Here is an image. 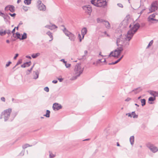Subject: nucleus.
<instances>
[{
  "label": "nucleus",
  "mask_w": 158,
  "mask_h": 158,
  "mask_svg": "<svg viewBox=\"0 0 158 158\" xmlns=\"http://www.w3.org/2000/svg\"><path fill=\"white\" fill-rule=\"evenodd\" d=\"M12 109L11 108L4 110L1 113L0 118H4L5 122L8 120L12 121L17 114V113L11 114Z\"/></svg>",
  "instance_id": "obj_1"
},
{
  "label": "nucleus",
  "mask_w": 158,
  "mask_h": 158,
  "mask_svg": "<svg viewBox=\"0 0 158 158\" xmlns=\"http://www.w3.org/2000/svg\"><path fill=\"white\" fill-rule=\"evenodd\" d=\"M81 64L77 63L75 65L73 73L74 76L71 78V80L76 79L77 77H79L80 75L82 73L84 68H81Z\"/></svg>",
  "instance_id": "obj_2"
},
{
  "label": "nucleus",
  "mask_w": 158,
  "mask_h": 158,
  "mask_svg": "<svg viewBox=\"0 0 158 158\" xmlns=\"http://www.w3.org/2000/svg\"><path fill=\"white\" fill-rule=\"evenodd\" d=\"M140 26L138 23H136L127 32V38L128 41H130L133 37V35L137 31Z\"/></svg>",
  "instance_id": "obj_3"
},
{
  "label": "nucleus",
  "mask_w": 158,
  "mask_h": 158,
  "mask_svg": "<svg viewBox=\"0 0 158 158\" xmlns=\"http://www.w3.org/2000/svg\"><path fill=\"white\" fill-rule=\"evenodd\" d=\"M92 4L97 7H102L106 6L107 2L106 0H91Z\"/></svg>",
  "instance_id": "obj_4"
},
{
  "label": "nucleus",
  "mask_w": 158,
  "mask_h": 158,
  "mask_svg": "<svg viewBox=\"0 0 158 158\" xmlns=\"http://www.w3.org/2000/svg\"><path fill=\"white\" fill-rule=\"evenodd\" d=\"M127 38V35L124 41H123L119 38H117L116 40L117 45L118 46H121L124 47H127L129 45V41Z\"/></svg>",
  "instance_id": "obj_5"
},
{
  "label": "nucleus",
  "mask_w": 158,
  "mask_h": 158,
  "mask_svg": "<svg viewBox=\"0 0 158 158\" xmlns=\"http://www.w3.org/2000/svg\"><path fill=\"white\" fill-rule=\"evenodd\" d=\"M123 50V48L122 47L118 48L114 50V54L111 55V56L114 57L118 58V56L120 55L121 52Z\"/></svg>",
  "instance_id": "obj_6"
},
{
  "label": "nucleus",
  "mask_w": 158,
  "mask_h": 158,
  "mask_svg": "<svg viewBox=\"0 0 158 158\" xmlns=\"http://www.w3.org/2000/svg\"><path fill=\"white\" fill-rule=\"evenodd\" d=\"M146 146L153 153H155L158 151V149L157 147L154 146V145L150 143H148L147 144Z\"/></svg>",
  "instance_id": "obj_7"
},
{
  "label": "nucleus",
  "mask_w": 158,
  "mask_h": 158,
  "mask_svg": "<svg viewBox=\"0 0 158 158\" xmlns=\"http://www.w3.org/2000/svg\"><path fill=\"white\" fill-rule=\"evenodd\" d=\"M158 7L156 2H153L151 4V6L149 9V13H152L155 11L157 9Z\"/></svg>",
  "instance_id": "obj_8"
},
{
  "label": "nucleus",
  "mask_w": 158,
  "mask_h": 158,
  "mask_svg": "<svg viewBox=\"0 0 158 158\" xmlns=\"http://www.w3.org/2000/svg\"><path fill=\"white\" fill-rule=\"evenodd\" d=\"M158 7L156 2H153L151 4V6L149 9V13H152L155 11L157 9Z\"/></svg>",
  "instance_id": "obj_9"
},
{
  "label": "nucleus",
  "mask_w": 158,
  "mask_h": 158,
  "mask_svg": "<svg viewBox=\"0 0 158 158\" xmlns=\"http://www.w3.org/2000/svg\"><path fill=\"white\" fill-rule=\"evenodd\" d=\"M52 108L54 110H58L62 108V106L60 104L55 103L53 104Z\"/></svg>",
  "instance_id": "obj_10"
},
{
  "label": "nucleus",
  "mask_w": 158,
  "mask_h": 158,
  "mask_svg": "<svg viewBox=\"0 0 158 158\" xmlns=\"http://www.w3.org/2000/svg\"><path fill=\"white\" fill-rule=\"evenodd\" d=\"M39 73L38 70L33 71V78L35 80L37 79L39 77Z\"/></svg>",
  "instance_id": "obj_11"
},
{
  "label": "nucleus",
  "mask_w": 158,
  "mask_h": 158,
  "mask_svg": "<svg viewBox=\"0 0 158 158\" xmlns=\"http://www.w3.org/2000/svg\"><path fill=\"white\" fill-rule=\"evenodd\" d=\"M2 16L3 17L4 19V20L6 22L7 21L10 19V17L7 14H5L3 13H1Z\"/></svg>",
  "instance_id": "obj_12"
},
{
  "label": "nucleus",
  "mask_w": 158,
  "mask_h": 158,
  "mask_svg": "<svg viewBox=\"0 0 158 158\" xmlns=\"http://www.w3.org/2000/svg\"><path fill=\"white\" fill-rule=\"evenodd\" d=\"M142 90V89L140 87H138L137 88L135 89L132 90L131 92H129V93H131L132 92H134L135 94H137Z\"/></svg>",
  "instance_id": "obj_13"
},
{
  "label": "nucleus",
  "mask_w": 158,
  "mask_h": 158,
  "mask_svg": "<svg viewBox=\"0 0 158 158\" xmlns=\"http://www.w3.org/2000/svg\"><path fill=\"white\" fill-rule=\"evenodd\" d=\"M155 17V15L154 14H153L150 15L148 18V21L149 22L151 20L152 21H158V20H156L153 18Z\"/></svg>",
  "instance_id": "obj_14"
},
{
  "label": "nucleus",
  "mask_w": 158,
  "mask_h": 158,
  "mask_svg": "<svg viewBox=\"0 0 158 158\" xmlns=\"http://www.w3.org/2000/svg\"><path fill=\"white\" fill-rule=\"evenodd\" d=\"M57 28V26L54 24L50 23V30H53L55 31L56 30V29Z\"/></svg>",
  "instance_id": "obj_15"
},
{
  "label": "nucleus",
  "mask_w": 158,
  "mask_h": 158,
  "mask_svg": "<svg viewBox=\"0 0 158 158\" xmlns=\"http://www.w3.org/2000/svg\"><path fill=\"white\" fill-rule=\"evenodd\" d=\"M87 32V28L86 27H84L82 29L81 32V35L82 36V39H83L85 35L86 34Z\"/></svg>",
  "instance_id": "obj_16"
},
{
  "label": "nucleus",
  "mask_w": 158,
  "mask_h": 158,
  "mask_svg": "<svg viewBox=\"0 0 158 158\" xmlns=\"http://www.w3.org/2000/svg\"><path fill=\"white\" fill-rule=\"evenodd\" d=\"M31 62L30 61L28 62H26L24 63L23 64L21 65V67L22 68H25L26 67H28L31 64Z\"/></svg>",
  "instance_id": "obj_17"
},
{
  "label": "nucleus",
  "mask_w": 158,
  "mask_h": 158,
  "mask_svg": "<svg viewBox=\"0 0 158 158\" xmlns=\"http://www.w3.org/2000/svg\"><path fill=\"white\" fill-rule=\"evenodd\" d=\"M38 7L40 10L44 11L46 9L45 6L44 4H41V5L38 6Z\"/></svg>",
  "instance_id": "obj_18"
},
{
  "label": "nucleus",
  "mask_w": 158,
  "mask_h": 158,
  "mask_svg": "<svg viewBox=\"0 0 158 158\" xmlns=\"http://www.w3.org/2000/svg\"><path fill=\"white\" fill-rule=\"evenodd\" d=\"M68 36L69 37V39L71 41H74L75 40V36L73 34L71 33Z\"/></svg>",
  "instance_id": "obj_19"
},
{
  "label": "nucleus",
  "mask_w": 158,
  "mask_h": 158,
  "mask_svg": "<svg viewBox=\"0 0 158 158\" xmlns=\"http://www.w3.org/2000/svg\"><path fill=\"white\" fill-rule=\"evenodd\" d=\"M106 27L108 29H109L110 28V23L107 21H105L103 23Z\"/></svg>",
  "instance_id": "obj_20"
},
{
  "label": "nucleus",
  "mask_w": 158,
  "mask_h": 158,
  "mask_svg": "<svg viewBox=\"0 0 158 158\" xmlns=\"http://www.w3.org/2000/svg\"><path fill=\"white\" fill-rule=\"evenodd\" d=\"M89 7H88V9H87V10L86 11V12L87 13V14L90 15L92 12V7L90 5H89Z\"/></svg>",
  "instance_id": "obj_21"
},
{
  "label": "nucleus",
  "mask_w": 158,
  "mask_h": 158,
  "mask_svg": "<svg viewBox=\"0 0 158 158\" xmlns=\"http://www.w3.org/2000/svg\"><path fill=\"white\" fill-rule=\"evenodd\" d=\"M63 31L65 35L68 36L69 35H70V34L71 33L69 32L67 30H66V28L65 27H64V29L63 30Z\"/></svg>",
  "instance_id": "obj_22"
},
{
  "label": "nucleus",
  "mask_w": 158,
  "mask_h": 158,
  "mask_svg": "<svg viewBox=\"0 0 158 158\" xmlns=\"http://www.w3.org/2000/svg\"><path fill=\"white\" fill-rule=\"evenodd\" d=\"M130 141L131 144L132 146L134 143V137L133 136H131L130 138Z\"/></svg>",
  "instance_id": "obj_23"
},
{
  "label": "nucleus",
  "mask_w": 158,
  "mask_h": 158,
  "mask_svg": "<svg viewBox=\"0 0 158 158\" xmlns=\"http://www.w3.org/2000/svg\"><path fill=\"white\" fill-rule=\"evenodd\" d=\"M40 55V53H37L36 54H33L31 55V57L33 58H35Z\"/></svg>",
  "instance_id": "obj_24"
},
{
  "label": "nucleus",
  "mask_w": 158,
  "mask_h": 158,
  "mask_svg": "<svg viewBox=\"0 0 158 158\" xmlns=\"http://www.w3.org/2000/svg\"><path fill=\"white\" fill-rule=\"evenodd\" d=\"M27 38V34L26 33L24 32L22 35V37L21 38L20 40H24Z\"/></svg>",
  "instance_id": "obj_25"
},
{
  "label": "nucleus",
  "mask_w": 158,
  "mask_h": 158,
  "mask_svg": "<svg viewBox=\"0 0 158 158\" xmlns=\"http://www.w3.org/2000/svg\"><path fill=\"white\" fill-rule=\"evenodd\" d=\"M105 20H104L103 19L100 18H98L97 19V22L98 23H103L105 22Z\"/></svg>",
  "instance_id": "obj_26"
},
{
  "label": "nucleus",
  "mask_w": 158,
  "mask_h": 158,
  "mask_svg": "<svg viewBox=\"0 0 158 158\" xmlns=\"http://www.w3.org/2000/svg\"><path fill=\"white\" fill-rule=\"evenodd\" d=\"M9 10L11 12H14L15 11V7L13 5H10V6Z\"/></svg>",
  "instance_id": "obj_27"
},
{
  "label": "nucleus",
  "mask_w": 158,
  "mask_h": 158,
  "mask_svg": "<svg viewBox=\"0 0 158 158\" xmlns=\"http://www.w3.org/2000/svg\"><path fill=\"white\" fill-rule=\"evenodd\" d=\"M141 102L142 106H143L146 104V100L145 99H141Z\"/></svg>",
  "instance_id": "obj_28"
},
{
  "label": "nucleus",
  "mask_w": 158,
  "mask_h": 158,
  "mask_svg": "<svg viewBox=\"0 0 158 158\" xmlns=\"http://www.w3.org/2000/svg\"><path fill=\"white\" fill-rule=\"evenodd\" d=\"M6 34V31L5 30L3 31L2 29L0 30V35L1 36H3Z\"/></svg>",
  "instance_id": "obj_29"
},
{
  "label": "nucleus",
  "mask_w": 158,
  "mask_h": 158,
  "mask_svg": "<svg viewBox=\"0 0 158 158\" xmlns=\"http://www.w3.org/2000/svg\"><path fill=\"white\" fill-rule=\"evenodd\" d=\"M32 146V145H30L28 144L27 143V144H25L24 145H23L22 146V148H23V149H25L28 147H31Z\"/></svg>",
  "instance_id": "obj_30"
},
{
  "label": "nucleus",
  "mask_w": 158,
  "mask_h": 158,
  "mask_svg": "<svg viewBox=\"0 0 158 158\" xmlns=\"http://www.w3.org/2000/svg\"><path fill=\"white\" fill-rule=\"evenodd\" d=\"M31 0H24V3L27 5H29L31 3Z\"/></svg>",
  "instance_id": "obj_31"
},
{
  "label": "nucleus",
  "mask_w": 158,
  "mask_h": 158,
  "mask_svg": "<svg viewBox=\"0 0 158 158\" xmlns=\"http://www.w3.org/2000/svg\"><path fill=\"white\" fill-rule=\"evenodd\" d=\"M132 115H133V117L134 118H137L138 117V115L135 114V111L132 112L131 113Z\"/></svg>",
  "instance_id": "obj_32"
},
{
  "label": "nucleus",
  "mask_w": 158,
  "mask_h": 158,
  "mask_svg": "<svg viewBox=\"0 0 158 158\" xmlns=\"http://www.w3.org/2000/svg\"><path fill=\"white\" fill-rule=\"evenodd\" d=\"M44 116H46V117H49V110H46V114H44Z\"/></svg>",
  "instance_id": "obj_33"
},
{
  "label": "nucleus",
  "mask_w": 158,
  "mask_h": 158,
  "mask_svg": "<svg viewBox=\"0 0 158 158\" xmlns=\"http://www.w3.org/2000/svg\"><path fill=\"white\" fill-rule=\"evenodd\" d=\"M119 61H119V60H118V59L116 61H115L114 62H112V63H109V65H112V64H115L117 63Z\"/></svg>",
  "instance_id": "obj_34"
},
{
  "label": "nucleus",
  "mask_w": 158,
  "mask_h": 158,
  "mask_svg": "<svg viewBox=\"0 0 158 158\" xmlns=\"http://www.w3.org/2000/svg\"><path fill=\"white\" fill-rule=\"evenodd\" d=\"M89 7V5H85L82 7L83 9L85 11V12L87 10Z\"/></svg>",
  "instance_id": "obj_35"
},
{
  "label": "nucleus",
  "mask_w": 158,
  "mask_h": 158,
  "mask_svg": "<svg viewBox=\"0 0 158 158\" xmlns=\"http://www.w3.org/2000/svg\"><path fill=\"white\" fill-rule=\"evenodd\" d=\"M155 98L154 97H150L148 98V101H153L155 100Z\"/></svg>",
  "instance_id": "obj_36"
},
{
  "label": "nucleus",
  "mask_w": 158,
  "mask_h": 158,
  "mask_svg": "<svg viewBox=\"0 0 158 158\" xmlns=\"http://www.w3.org/2000/svg\"><path fill=\"white\" fill-rule=\"evenodd\" d=\"M16 36L17 38L19 39L20 40L21 38L20 37V34L18 32H17L16 33Z\"/></svg>",
  "instance_id": "obj_37"
},
{
  "label": "nucleus",
  "mask_w": 158,
  "mask_h": 158,
  "mask_svg": "<svg viewBox=\"0 0 158 158\" xmlns=\"http://www.w3.org/2000/svg\"><path fill=\"white\" fill-rule=\"evenodd\" d=\"M56 156L55 154H53L50 152V158H53Z\"/></svg>",
  "instance_id": "obj_38"
},
{
  "label": "nucleus",
  "mask_w": 158,
  "mask_h": 158,
  "mask_svg": "<svg viewBox=\"0 0 158 158\" xmlns=\"http://www.w3.org/2000/svg\"><path fill=\"white\" fill-rule=\"evenodd\" d=\"M10 5H8L6 6L5 8V10L7 11L8 10H9V9L10 8Z\"/></svg>",
  "instance_id": "obj_39"
},
{
  "label": "nucleus",
  "mask_w": 158,
  "mask_h": 158,
  "mask_svg": "<svg viewBox=\"0 0 158 158\" xmlns=\"http://www.w3.org/2000/svg\"><path fill=\"white\" fill-rule=\"evenodd\" d=\"M22 63V60L21 59L19 60L17 62L16 64L15 65V66H17L19 64H21Z\"/></svg>",
  "instance_id": "obj_40"
},
{
  "label": "nucleus",
  "mask_w": 158,
  "mask_h": 158,
  "mask_svg": "<svg viewBox=\"0 0 158 158\" xmlns=\"http://www.w3.org/2000/svg\"><path fill=\"white\" fill-rule=\"evenodd\" d=\"M71 64H70L67 63L66 62V63L65 64V65L66 66V68H68L70 67L71 66Z\"/></svg>",
  "instance_id": "obj_41"
},
{
  "label": "nucleus",
  "mask_w": 158,
  "mask_h": 158,
  "mask_svg": "<svg viewBox=\"0 0 158 158\" xmlns=\"http://www.w3.org/2000/svg\"><path fill=\"white\" fill-rule=\"evenodd\" d=\"M8 14L9 15L12 17H14L16 15V14H15V13H14L13 14H11L10 13H9Z\"/></svg>",
  "instance_id": "obj_42"
},
{
  "label": "nucleus",
  "mask_w": 158,
  "mask_h": 158,
  "mask_svg": "<svg viewBox=\"0 0 158 158\" xmlns=\"http://www.w3.org/2000/svg\"><path fill=\"white\" fill-rule=\"evenodd\" d=\"M11 64V62L10 61H8L6 65V67H7L9 66L10 64Z\"/></svg>",
  "instance_id": "obj_43"
},
{
  "label": "nucleus",
  "mask_w": 158,
  "mask_h": 158,
  "mask_svg": "<svg viewBox=\"0 0 158 158\" xmlns=\"http://www.w3.org/2000/svg\"><path fill=\"white\" fill-rule=\"evenodd\" d=\"M6 34H7L8 35H9L11 34V31L10 30H6Z\"/></svg>",
  "instance_id": "obj_44"
},
{
  "label": "nucleus",
  "mask_w": 158,
  "mask_h": 158,
  "mask_svg": "<svg viewBox=\"0 0 158 158\" xmlns=\"http://www.w3.org/2000/svg\"><path fill=\"white\" fill-rule=\"evenodd\" d=\"M84 53H85V55L82 56V59H83L84 57H85L86 55H87V54L88 53V51L87 50L85 51H84Z\"/></svg>",
  "instance_id": "obj_45"
},
{
  "label": "nucleus",
  "mask_w": 158,
  "mask_h": 158,
  "mask_svg": "<svg viewBox=\"0 0 158 158\" xmlns=\"http://www.w3.org/2000/svg\"><path fill=\"white\" fill-rule=\"evenodd\" d=\"M153 43V41L152 40L151 41L150 43H149L147 48H148L149 46H150Z\"/></svg>",
  "instance_id": "obj_46"
},
{
  "label": "nucleus",
  "mask_w": 158,
  "mask_h": 158,
  "mask_svg": "<svg viewBox=\"0 0 158 158\" xmlns=\"http://www.w3.org/2000/svg\"><path fill=\"white\" fill-rule=\"evenodd\" d=\"M23 9L25 11H27L28 10V7L27 6H23Z\"/></svg>",
  "instance_id": "obj_47"
},
{
  "label": "nucleus",
  "mask_w": 158,
  "mask_h": 158,
  "mask_svg": "<svg viewBox=\"0 0 158 158\" xmlns=\"http://www.w3.org/2000/svg\"><path fill=\"white\" fill-rule=\"evenodd\" d=\"M150 94L153 96H154V97H156V94L154 93V92H153V91H151L150 93Z\"/></svg>",
  "instance_id": "obj_48"
},
{
  "label": "nucleus",
  "mask_w": 158,
  "mask_h": 158,
  "mask_svg": "<svg viewBox=\"0 0 158 158\" xmlns=\"http://www.w3.org/2000/svg\"><path fill=\"white\" fill-rule=\"evenodd\" d=\"M44 90L45 91L48 92L49 91V89L48 87H46L44 88Z\"/></svg>",
  "instance_id": "obj_49"
},
{
  "label": "nucleus",
  "mask_w": 158,
  "mask_h": 158,
  "mask_svg": "<svg viewBox=\"0 0 158 158\" xmlns=\"http://www.w3.org/2000/svg\"><path fill=\"white\" fill-rule=\"evenodd\" d=\"M78 37L79 39V41L80 42H81L82 39H83L82 38H81V36L80 34H78Z\"/></svg>",
  "instance_id": "obj_50"
},
{
  "label": "nucleus",
  "mask_w": 158,
  "mask_h": 158,
  "mask_svg": "<svg viewBox=\"0 0 158 158\" xmlns=\"http://www.w3.org/2000/svg\"><path fill=\"white\" fill-rule=\"evenodd\" d=\"M37 3L38 4V6L41 5V4H43L41 3V1L40 0L38 1Z\"/></svg>",
  "instance_id": "obj_51"
},
{
  "label": "nucleus",
  "mask_w": 158,
  "mask_h": 158,
  "mask_svg": "<svg viewBox=\"0 0 158 158\" xmlns=\"http://www.w3.org/2000/svg\"><path fill=\"white\" fill-rule=\"evenodd\" d=\"M50 39H51L50 40V41L52 40L53 39V37L52 35V33L50 32Z\"/></svg>",
  "instance_id": "obj_52"
},
{
  "label": "nucleus",
  "mask_w": 158,
  "mask_h": 158,
  "mask_svg": "<svg viewBox=\"0 0 158 158\" xmlns=\"http://www.w3.org/2000/svg\"><path fill=\"white\" fill-rule=\"evenodd\" d=\"M34 64L32 66V67H31V68H30V69H28V71L29 72H31L33 68L34 67Z\"/></svg>",
  "instance_id": "obj_53"
},
{
  "label": "nucleus",
  "mask_w": 158,
  "mask_h": 158,
  "mask_svg": "<svg viewBox=\"0 0 158 158\" xmlns=\"http://www.w3.org/2000/svg\"><path fill=\"white\" fill-rule=\"evenodd\" d=\"M15 29H16V27H15V28L14 29H13V30H12V31H11V32L13 34V35H14V34H15Z\"/></svg>",
  "instance_id": "obj_54"
},
{
  "label": "nucleus",
  "mask_w": 158,
  "mask_h": 158,
  "mask_svg": "<svg viewBox=\"0 0 158 158\" xmlns=\"http://www.w3.org/2000/svg\"><path fill=\"white\" fill-rule=\"evenodd\" d=\"M117 5L120 7L122 8L123 7V5L121 3H118Z\"/></svg>",
  "instance_id": "obj_55"
},
{
  "label": "nucleus",
  "mask_w": 158,
  "mask_h": 158,
  "mask_svg": "<svg viewBox=\"0 0 158 158\" xmlns=\"http://www.w3.org/2000/svg\"><path fill=\"white\" fill-rule=\"evenodd\" d=\"M19 54L17 53L16 54L15 56L14 57L13 59L14 60H15L16 59L17 57L18 56Z\"/></svg>",
  "instance_id": "obj_56"
},
{
  "label": "nucleus",
  "mask_w": 158,
  "mask_h": 158,
  "mask_svg": "<svg viewBox=\"0 0 158 158\" xmlns=\"http://www.w3.org/2000/svg\"><path fill=\"white\" fill-rule=\"evenodd\" d=\"M24 151H22L20 153V155L21 156H23L24 154Z\"/></svg>",
  "instance_id": "obj_57"
},
{
  "label": "nucleus",
  "mask_w": 158,
  "mask_h": 158,
  "mask_svg": "<svg viewBox=\"0 0 158 158\" xmlns=\"http://www.w3.org/2000/svg\"><path fill=\"white\" fill-rule=\"evenodd\" d=\"M126 115H128V116L129 117H132L131 113H127Z\"/></svg>",
  "instance_id": "obj_58"
},
{
  "label": "nucleus",
  "mask_w": 158,
  "mask_h": 158,
  "mask_svg": "<svg viewBox=\"0 0 158 158\" xmlns=\"http://www.w3.org/2000/svg\"><path fill=\"white\" fill-rule=\"evenodd\" d=\"M1 99L2 101L4 102L5 101V98L4 97H2L1 98Z\"/></svg>",
  "instance_id": "obj_59"
},
{
  "label": "nucleus",
  "mask_w": 158,
  "mask_h": 158,
  "mask_svg": "<svg viewBox=\"0 0 158 158\" xmlns=\"http://www.w3.org/2000/svg\"><path fill=\"white\" fill-rule=\"evenodd\" d=\"M58 80L60 82H62V81L63 80V79L62 78H58Z\"/></svg>",
  "instance_id": "obj_60"
},
{
  "label": "nucleus",
  "mask_w": 158,
  "mask_h": 158,
  "mask_svg": "<svg viewBox=\"0 0 158 158\" xmlns=\"http://www.w3.org/2000/svg\"><path fill=\"white\" fill-rule=\"evenodd\" d=\"M101 60H102L101 59L98 60L97 61V64H98V63H99L100 62H102V61Z\"/></svg>",
  "instance_id": "obj_61"
},
{
  "label": "nucleus",
  "mask_w": 158,
  "mask_h": 158,
  "mask_svg": "<svg viewBox=\"0 0 158 158\" xmlns=\"http://www.w3.org/2000/svg\"><path fill=\"white\" fill-rule=\"evenodd\" d=\"M60 61L63 62L64 64L66 63L67 62V61H65L64 59H62L60 60Z\"/></svg>",
  "instance_id": "obj_62"
},
{
  "label": "nucleus",
  "mask_w": 158,
  "mask_h": 158,
  "mask_svg": "<svg viewBox=\"0 0 158 158\" xmlns=\"http://www.w3.org/2000/svg\"><path fill=\"white\" fill-rule=\"evenodd\" d=\"M52 82L54 84H56L57 82V80H53L52 81Z\"/></svg>",
  "instance_id": "obj_63"
},
{
  "label": "nucleus",
  "mask_w": 158,
  "mask_h": 158,
  "mask_svg": "<svg viewBox=\"0 0 158 158\" xmlns=\"http://www.w3.org/2000/svg\"><path fill=\"white\" fill-rule=\"evenodd\" d=\"M154 93L156 94V97L158 96V92L154 91Z\"/></svg>",
  "instance_id": "obj_64"
}]
</instances>
